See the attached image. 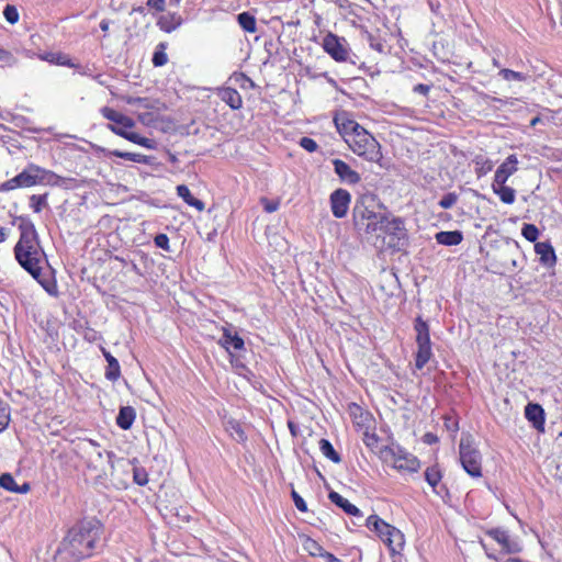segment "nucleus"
Segmentation results:
<instances>
[{
  "label": "nucleus",
  "instance_id": "obj_16",
  "mask_svg": "<svg viewBox=\"0 0 562 562\" xmlns=\"http://www.w3.org/2000/svg\"><path fill=\"white\" fill-rule=\"evenodd\" d=\"M337 131L342 136L346 143H348L349 136H353L355 133L360 131L362 127L358 122L348 119L345 115L336 116L334 119Z\"/></svg>",
  "mask_w": 562,
  "mask_h": 562
},
{
  "label": "nucleus",
  "instance_id": "obj_7",
  "mask_svg": "<svg viewBox=\"0 0 562 562\" xmlns=\"http://www.w3.org/2000/svg\"><path fill=\"white\" fill-rule=\"evenodd\" d=\"M460 462L463 470L472 477L482 476V456L470 437H462L459 443Z\"/></svg>",
  "mask_w": 562,
  "mask_h": 562
},
{
  "label": "nucleus",
  "instance_id": "obj_12",
  "mask_svg": "<svg viewBox=\"0 0 562 562\" xmlns=\"http://www.w3.org/2000/svg\"><path fill=\"white\" fill-rule=\"evenodd\" d=\"M351 201L350 193L345 189H337L330 194V207L333 215L342 218L347 215Z\"/></svg>",
  "mask_w": 562,
  "mask_h": 562
},
{
  "label": "nucleus",
  "instance_id": "obj_55",
  "mask_svg": "<svg viewBox=\"0 0 562 562\" xmlns=\"http://www.w3.org/2000/svg\"><path fill=\"white\" fill-rule=\"evenodd\" d=\"M263 209L268 213H273L278 210L279 203L274 201H269L268 199H262Z\"/></svg>",
  "mask_w": 562,
  "mask_h": 562
},
{
  "label": "nucleus",
  "instance_id": "obj_56",
  "mask_svg": "<svg viewBox=\"0 0 562 562\" xmlns=\"http://www.w3.org/2000/svg\"><path fill=\"white\" fill-rule=\"evenodd\" d=\"M137 145L139 146H143L147 149H155L156 148V142L151 138H147V137H144V136H140L139 137V140L137 143Z\"/></svg>",
  "mask_w": 562,
  "mask_h": 562
},
{
  "label": "nucleus",
  "instance_id": "obj_2",
  "mask_svg": "<svg viewBox=\"0 0 562 562\" xmlns=\"http://www.w3.org/2000/svg\"><path fill=\"white\" fill-rule=\"evenodd\" d=\"M14 223L18 224L20 231L19 241L13 249L14 257L25 271L33 278H37L45 261V252L40 244L35 225L30 217L24 215L16 216Z\"/></svg>",
  "mask_w": 562,
  "mask_h": 562
},
{
  "label": "nucleus",
  "instance_id": "obj_38",
  "mask_svg": "<svg viewBox=\"0 0 562 562\" xmlns=\"http://www.w3.org/2000/svg\"><path fill=\"white\" fill-rule=\"evenodd\" d=\"M304 550L312 557H322L325 549L314 539L307 537L303 542Z\"/></svg>",
  "mask_w": 562,
  "mask_h": 562
},
{
  "label": "nucleus",
  "instance_id": "obj_36",
  "mask_svg": "<svg viewBox=\"0 0 562 562\" xmlns=\"http://www.w3.org/2000/svg\"><path fill=\"white\" fill-rule=\"evenodd\" d=\"M319 450L326 458H328L333 462L339 463L341 461L339 453L334 449V447L329 440L324 439V438L321 439L319 440Z\"/></svg>",
  "mask_w": 562,
  "mask_h": 562
},
{
  "label": "nucleus",
  "instance_id": "obj_35",
  "mask_svg": "<svg viewBox=\"0 0 562 562\" xmlns=\"http://www.w3.org/2000/svg\"><path fill=\"white\" fill-rule=\"evenodd\" d=\"M237 21L240 27L248 33H255L257 31L256 19L249 12H241L237 15Z\"/></svg>",
  "mask_w": 562,
  "mask_h": 562
},
{
  "label": "nucleus",
  "instance_id": "obj_21",
  "mask_svg": "<svg viewBox=\"0 0 562 562\" xmlns=\"http://www.w3.org/2000/svg\"><path fill=\"white\" fill-rule=\"evenodd\" d=\"M441 477V472L437 465L429 467L425 471L426 482L432 487L434 493L439 496H442L443 493H448L447 488L443 485H440Z\"/></svg>",
  "mask_w": 562,
  "mask_h": 562
},
{
  "label": "nucleus",
  "instance_id": "obj_23",
  "mask_svg": "<svg viewBox=\"0 0 562 562\" xmlns=\"http://www.w3.org/2000/svg\"><path fill=\"white\" fill-rule=\"evenodd\" d=\"M535 251L540 257V262L543 266L552 267L557 261V256L553 247L548 241L537 243L535 245Z\"/></svg>",
  "mask_w": 562,
  "mask_h": 562
},
{
  "label": "nucleus",
  "instance_id": "obj_30",
  "mask_svg": "<svg viewBox=\"0 0 562 562\" xmlns=\"http://www.w3.org/2000/svg\"><path fill=\"white\" fill-rule=\"evenodd\" d=\"M432 357L431 344L417 345V351L415 353V367L422 370Z\"/></svg>",
  "mask_w": 562,
  "mask_h": 562
},
{
  "label": "nucleus",
  "instance_id": "obj_22",
  "mask_svg": "<svg viewBox=\"0 0 562 562\" xmlns=\"http://www.w3.org/2000/svg\"><path fill=\"white\" fill-rule=\"evenodd\" d=\"M328 498L333 504L341 508L347 515L362 517L361 510L351 504L347 498L342 497L339 493L331 491L328 494Z\"/></svg>",
  "mask_w": 562,
  "mask_h": 562
},
{
  "label": "nucleus",
  "instance_id": "obj_20",
  "mask_svg": "<svg viewBox=\"0 0 562 562\" xmlns=\"http://www.w3.org/2000/svg\"><path fill=\"white\" fill-rule=\"evenodd\" d=\"M525 416L536 429L543 430L544 411L539 404H527L525 407Z\"/></svg>",
  "mask_w": 562,
  "mask_h": 562
},
{
  "label": "nucleus",
  "instance_id": "obj_32",
  "mask_svg": "<svg viewBox=\"0 0 562 562\" xmlns=\"http://www.w3.org/2000/svg\"><path fill=\"white\" fill-rule=\"evenodd\" d=\"M492 190L505 204H513L516 200V191L506 184L492 183Z\"/></svg>",
  "mask_w": 562,
  "mask_h": 562
},
{
  "label": "nucleus",
  "instance_id": "obj_43",
  "mask_svg": "<svg viewBox=\"0 0 562 562\" xmlns=\"http://www.w3.org/2000/svg\"><path fill=\"white\" fill-rule=\"evenodd\" d=\"M0 487L9 491V492H16L18 484L14 480V477L10 473H3L0 475Z\"/></svg>",
  "mask_w": 562,
  "mask_h": 562
},
{
  "label": "nucleus",
  "instance_id": "obj_53",
  "mask_svg": "<svg viewBox=\"0 0 562 562\" xmlns=\"http://www.w3.org/2000/svg\"><path fill=\"white\" fill-rule=\"evenodd\" d=\"M291 496L293 498V502H294V505L295 507L300 510V512H306L307 510V506H306V503L305 501L294 491L292 490V493H291Z\"/></svg>",
  "mask_w": 562,
  "mask_h": 562
},
{
  "label": "nucleus",
  "instance_id": "obj_60",
  "mask_svg": "<svg viewBox=\"0 0 562 562\" xmlns=\"http://www.w3.org/2000/svg\"><path fill=\"white\" fill-rule=\"evenodd\" d=\"M445 425H446L447 429L452 431V432H457L458 429H459L458 422L456 419L450 418V417L446 418Z\"/></svg>",
  "mask_w": 562,
  "mask_h": 562
},
{
  "label": "nucleus",
  "instance_id": "obj_15",
  "mask_svg": "<svg viewBox=\"0 0 562 562\" xmlns=\"http://www.w3.org/2000/svg\"><path fill=\"white\" fill-rule=\"evenodd\" d=\"M334 170L342 182L348 184H357L361 178L357 171L350 168V166L341 159L333 160Z\"/></svg>",
  "mask_w": 562,
  "mask_h": 562
},
{
  "label": "nucleus",
  "instance_id": "obj_62",
  "mask_svg": "<svg viewBox=\"0 0 562 562\" xmlns=\"http://www.w3.org/2000/svg\"><path fill=\"white\" fill-rule=\"evenodd\" d=\"M378 441V437L376 435L372 434V435H369L368 432H366V439H364V442L368 447H371L373 446L374 443H376Z\"/></svg>",
  "mask_w": 562,
  "mask_h": 562
},
{
  "label": "nucleus",
  "instance_id": "obj_31",
  "mask_svg": "<svg viewBox=\"0 0 562 562\" xmlns=\"http://www.w3.org/2000/svg\"><path fill=\"white\" fill-rule=\"evenodd\" d=\"M109 156L127 159V160H131V161H134L137 164H143V165H150L151 159H153L150 156H146L143 154H137V153L121 151L119 149L109 151Z\"/></svg>",
  "mask_w": 562,
  "mask_h": 562
},
{
  "label": "nucleus",
  "instance_id": "obj_1",
  "mask_svg": "<svg viewBox=\"0 0 562 562\" xmlns=\"http://www.w3.org/2000/svg\"><path fill=\"white\" fill-rule=\"evenodd\" d=\"M102 525L95 519H83L72 526L61 540L57 554L66 562L90 558L100 540Z\"/></svg>",
  "mask_w": 562,
  "mask_h": 562
},
{
  "label": "nucleus",
  "instance_id": "obj_13",
  "mask_svg": "<svg viewBox=\"0 0 562 562\" xmlns=\"http://www.w3.org/2000/svg\"><path fill=\"white\" fill-rule=\"evenodd\" d=\"M518 159L516 155H509L495 171L493 183L506 184L510 176L518 170Z\"/></svg>",
  "mask_w": 562,
  "mask_h": 562
},
{
  "label": "nucleus",
  "instance_id": "obj_63",
  "mask_svg": "<svg viewBox=\"0 0 562 562\" xmlns=\"http://www.w3.org/2000/svg\"><path fill=\"white\" fill-rule=\"evenodd\" d=\"M321 558L325 559L326 562H342L339 559H337L333 553L327 552L326 550Z\"/></svg>",
  "mask_w": 562,
  "mask_h": 562
},
{
  "label": "nucleus",
  "instance_id": "obj_27",
  "mask_svg": "<svg viewBox=\"0 0 562 562\" xmlns=\"http://www.w3.org/2000/svg\"><path fill=\"white\" fill-rule=\"evenodd\" d=\"M414 330L416 333V345L431 344L429 325L422 317L415 319Z\"/></svg>",
  "mask_w": 562,
  "mask_h": 562
},
{
  "label": "nucleus",
  "instance_id": "obj_29",
  "mask_svg": "<svg viewBox=\"0 0 562 562\" xmlns=\"http://www.w3.org/2000/svg\"><path fill=\"white\" fill-rule=\"evenodd\" d=\"M177 194L190 206L196 209L198 211L202 212L205 207V204L203 201L194 198L189 188L186 184H179L176 188Z\"/></svg>",
  "mask_w": 562,
  "mask_h": 562
},
{
  "label": "nucleus",
  "instance_id": "obj_41",
  "mask_svg": "<svg viewBox=\"0 0 562 562\" xmlns=\"http://www.w3.org/2000/svg\"><path fill=\"white\" fill-rule=\"evenodd\" d=\"M88 445L91 446L94 450V454L98 459H102L103 458V454L105 453L106 458H108V462L110 464V467L113 469L114 468V462H113V459L115 458V453L113 451H101L99 449V443L95 442L94 440L90 439L88 440Z\"/></svg>",
  "mask_w": 562,
  "mask_h": 562
},
{
  "label": "nucleus",
  "instance_id": "obj_59",
  "mask_svg": "<svg viewBox=\"0 0 562 562\" xmlns=\"http://www.w3.org/2000/svg\"><path fill=\"white\" fill-rule=\"evenodd\" d=\"M413 91L423 95H427L430 91V86L418 83L413 88Z\"/></svg>",
  "mask_w": 562,
  "mask_h": 562
},
{
  "label": "nucleus",
  "instance_id": "obj_39",
  "mask_svg": "<svg viewBox=\"0 0 562 562\" xmlns=\"http://www.w3.org/2000/svg\"><path fill=\"white\" fill-rule=\"evenodd\" d=\"M108 128L114 133L115 135L123 137L124 139H127L128 142H132L134 144H137L139 140L140 135L134 132H128L122 127H119L116 125H108Z\"/></svg>",
  "mask_w": 562,
  "mask_h": 562
},
{
  "label": "nucleus",
  "instance_id": "obj_10",
  "mask_svg": "<svg viewBox=\"0 0 562 562\" xmlns=\"http://www.w3.org/2000/svg\"><path fill=\"white\" fill-rule=\"evenodd\" d=\"M34 164H30L22 172L4 181L0 186V191L7 192L18 188H30L36 186V172Z\"/></svg>",
  "mask_w": 562,
  "mask_h": 562
},
{
  "label": "nucleus",
  "instance_id": "obj_14",
  "mask_svg": "<svg viewBox=\"0 0 562 562\" xmlns=\"http://www.w3.org/2000/svg\"><path fill=\"white\" fill-rule=\"evenodd\" d=\"M100 113L102 114V116L106 120H109L110 123L109 125H116L119 127H122L124 130H128V128H133L135 126V122L133 119H131L130 116H126L122 113H119L117 111H115L114 109L112 108H109V106H103L100 109Z\"/></svg>",
  "mask_w": 562,
  "mask_h": 562
},
{
  "label": "nucleus",
  "instance_id": "obj_6",
  "mask_svg": "<svg viewBox=\"0 0 562 562\" xmlns=\"http://www.w3.org/2000/svg\"><path fill=\"white\" fill-rule=\"evenodd\" d=\"M381 454L385 462L392 463L398 471L417 472L420 468L419 460L398 445L385 447Z\"/></svg>",
  "mask_w": 562,
  "mask_h": 562
},
{
  "label": "nucleus",
  "instance_id": "obj_57",
  "mask_svg": "<svg viewBox=\"0 0 562 562\" xmlns=\"http://www.w3.org/2000/svg\"><path fill=\"white\" fill-rule=\"evenodd\" d=\"M137 145L139 146H143L147 149H155L156 148V142L151 138H147V137H144V136H140L139 137V140L137 143Z\"/></svg>",
  "mask_w": 562,
  "mask_h": 562
},
{
  "label": "nucleus",
  "instance_id": "obj_17",
  "mask_svg": "<svg viewBox=\"0 0 562 562\" xmlns=\"http://www.w3.org/2000/svg\"><path fill=\"white\" fill-rule=\"evenodd\" d=\"M218 344L232 355V349L243 350L245 348L244 339L237 334L233 333L229 328H223L222 338Z\"/></svg>",
  "mask_w": 562,
  "mask_h": 562
},
{
  "label": "nucleus",
  "instance_id": "obj_34",
  "mask_svg": "<svg viewBox=\"0 0 562 562\" xmlns=\"http://www.w3.org/2000/svg\"><path fill=\"white\" fill-rule=\"evenodd\" d=\"M42 286L43 289L50 295V296H58V286L56 283V280L52 276H42V270H40L38 277L34 278Z\"/></svg>",
  "mask_w": 562,
  "mask_h": 562
},
{
  "label": "nucleus",
  "instance_id": "obj_26",
  "mask_svg": "<svg viewBox=\"0 0 562 562\" xmlns=\"http://www.w3.org/2000/svg\"><path fill=\"white\" fill-rule=\"evenodd\" d=\"M182 23V19L177 13H166L162 14L157 22V25L160 27L161 31L170 33L175 31L177 27H179Z\"/></svg>",
  "mask_w": 562,
  "mask_h": 562
},
{
  "label": "nucleus",
  "instance_id": "obj_19",
  "mask_svg": "<svg viewBox=\"0 0 562 562\" xmlns=\"http://www.w3.org/2000/svg\"><path fill=\"white\" fill-rule=\"evenodd\" d=\"M36 172V186H52V187H58L63 183L64 179L55 173L52 170H47L45 168H42L37 165H35V169H33Z\"/></svg>",
  "mask_w": 562,
  "mask_h": 562
},
{
  "label": "nucleus",
  "instance_id": "obj_33",
  "mask_svg": "<svg viewBox=\"0 0 562 562\" xmlns=\"http://www.w3.org/2000/svg\"><path fill=\"white\" fill-rule=\"evenodd\" d=\"M225 429L235 441L245 442L247 440V436L239 422L228 419L225 423Z\"/></svg>",
  "mask_w": 562,
  "mask_h": 562
},
{
  "label": "nucleus",
  "instance_id": "obj_5",
  "mask_svg": "<svg viewBox=\"0 0 562 562\" xmlns=\"http://www.w3.org/2000/svg\"><path fill=\"white\" fill-rule=\"evenodd\" d=\"M366 526L378 533L380 539L393 553L403 550L405 538L403 532L394 526L385 522L378 515H371L366 519Z\"/></svg>",
  "mask_w": 562,
  "mask_h": 562
},
{
  "label": "nucleus",
  "instance_id": "obj_48",
  "mask_svg": "<svg viewBox=\"0 0 562 562\" xmlns=\"http://www.w3.org/2000/svg\"><path fill=\"white\" fill-rule=\"evenodd\" d=\"M10 423V411L7 404L0 402V432L3 431Z\"/></svg>",
  "mask_w": 562,
  "mask_h": 562
},
{
  "label": "nucleus",
  "instance_id": "obj_49",
  "mask_svg": "<svg viewBox=\"0 0 562 562\" xmlns=\"http://www.w3.org/2000/svg\"><path fill=\"white\" fill-rule=\"evenodd\" d=\"M3 15L5 20L11 24L16 23L19 20V12L14 5L8 4L3 10Z\"/></svg>",
  "mask_w": 562,
  "mask_h": 562
},
{
  "label": "nucleus",
  "instance_id": "obj_37",
  "mask_svg": "<svg viewBox=\"0 0 562 562\" xmlns=\"http://www.w3.org/2000/svg\"><path fill=\"white\" fill-rule=\"evenodd\" d=\"M43 59L59 66L75 67V64L71 61V59L61 53H48L43 57Z\"/></svg>",
  "mask_w": 562,
  "mask_h": 562
},
{
  "label": "nucleus",
  "instance_id": "obj_54",
  "mask_svg": "<svg viewBox=\"0 0 562 562\" xmlns=\"http://www.w3.org/2000/svg\"><path fill=\"white\" fill-rule=\"evenodd\" d=\"M168 61L167 55L164 52H155L153 56V64L156 67L164 66Z\"/></svg>",
  "mask_w": 562,
  "mask_h": 562
},
{
  "label": "nucleus",
  "instance_id": "obj_61",
  "mask_svg": "<svg viewBox=\"0 0 562 562\" xmlns=\"http://www.w3.org/2000/svg\"><path fill=\"white\" fill-rule=\"evenodd\" d=\"M12 54L3 48H0V61L1 63H11Z\"/></svg>",
  "mask_w": 562,
  "mask_h": 562
},
{
  "label": "nucleus",
  "instance_id": "obj_64",
  "mask_svg": "<svg viewBox=\"0 0 562 562\" xmlns=\"http://www.w3.org/2000/svg\"><path fill=\"white\" fill-rule=\"evenodd\" d=\"M492 168H493L492 162L487 160V161H485V164L482 166V168L477 170V175H479V176L484 175V173H486V172L491 171V170H492Z\"/></svg>",
  "mask_w": 562,
  "mask_h": 562
},
{
  "label": "nucleus",
  "instance_id": "obj_50",
  "mask_svg": "<svg viewBox=\"0 0 562 562\" xmlns=\"http://www.w3.org/2000/svg\"><path fill=\"white\" fill-rule=\"evenodd\" d=\"M300 145L308 153H314L318 148L317 143L311 137H302L300 139Z\"/></svg>",
  "mask_w": 562,
  "mask_h": 562
},
{
  "label": "nucleus",
  "instance_id": "obj_45",
  "mask_svg": "<svg viewBox=\"0 0 562 562\" xmlns=\"http://www.w3.org/2000/svg\"><path fill=\"white\" fill-rule=\"evenodd\" d=\"M458 200L459 194H457L456 192H449L440 199L438 205L443 210H448L451 209L458 202Z\"/></svg>",
  "mask_w": 562,
  "mask_h": 562
},
{
  "label": "nucleus",
  "instance_id": "obj_25",
  "mask_svg": "<svg viewBox=\"0 0 562 562\" xmlns=\"http://www.w3.org/2000/svg\"><path fill=\"white\" fill-rule=\"evenodd\" d=\"M135 418L136 412L132 406H122L116 416V425L121 429L127 430L132 427Z\"/></svg>",
  "mask_w": 562,
  "mask_h": 562
},
{
  "label": "nucleus",
  "instance_id": "obj_58",
  "mask_svg": "<svg viewBox=\"0 0 562 562\" xmlns=\"http://www.w3.org/2000/svg\"><path fill=\"white\" fill-rule=\"evenodd\" d=\"M147 5L156 11L162 12L165 10V0H148Z\"/></svg>",
  "mask_w": 562,
  "mask_h": 562
},
{
  "label": "nucleus",
  "instance_id": "obj_47",
  "mask_svg": "<svg viewBox=\"0 0 562 562\" xmlns=\"http://www.w3.org/2000/svg\"><path fill=\"white\" fill-rule=\"evenodd\" d=\"M133 479L134 482L139 486H144L148 483V474L144 468H134Z\"/></svg>",
  "mask_w": 562,
  "mask_h": 562
},
{
  "label": "nucleus",
  "instance_id": "obj_42",
  "mask_svg": "<svg viewBox=\"0 0 562 562\" xmlns=\"http://www.w3.org/2000/svg\"><path fill=\"white\" fill-rule=\"evenodd\" d=\"M31 207L35 213H40L47 205V194H33L30 198Z\"/></svg>",
  "mask_w": 562,
  "mask_h": 562
},
{
  "label": "nucleus",
  "instance_id": "obj_40",
  "mask_svg": "<svg viewBox=\"0 0 562 562\" xmlns=\"http://www.w3.org/2000/svg\"><path fill=\"white\" fill-rule=\"evenodd\" d=\"M499 76H502L503 79H505L507 81H512V80L526 81L528 78V76L524 72L515 71L512 69H507V68L501 69Z\"/></svg>",
  "mask_w": 562,
  "mask_h": 562
},
{
  "label": "nucleus",
  "instance_id": "obj_28",
  "mask_svg": "<svg viewBox=\"0 0 562 562\" xmlns=\"http://www.w3.org/2000/svg\"><path fill=\"white\" fill-rule=\"evenodd\" d=\"M463 240L460 231H443L436 234V241L445 246H457Z\"/></svg>",
  "mask_w": 562,
  "mask_h": 562
},
{
  "label": "nucleus",
  "instance_id": "obj_4",
  "mask_svg": "<svg viewBox=\"0 0 562 562\" xmlns=\"http://www.w3.org/2000/svg\"><path fill=\"white\" fill-rule=\"evenodd\" d=\"M347 144L356 155L370 162L379 164L383 157L381 145L364 127L349 136Z\"/></svg>",
  "mask_w": 562,
  "mask_h": 562
},
{
  "label": "nucleus",
  "instance_id": "obj_18",
  "mask_svg": "<svg viewBox=\"0 0 562 562\" xmlns=\"http://www.w3.org/2000/svg\"><path fill=\"white\" fill-rule=\"evenodd\" d=\"M217 97L232 110H239L243 106V99L239 92L231 87L217 88Z\"/></svg>",
  "mask_w": 562,
  "mask_h": 562
},
{
  "label": "nucleus",
  "instance_id": "obj_9",
  "mask_svg": "<svg viewBox=\"0 0 562 562\" xmlns=\"http://www.w3.org/2000/svg\"><path fill=\"white\" fill-rule=\"evenodd\" d=\"M323 48L336 61H347L349 58L347 41L333 33H328L324 36Z\"/></svg>",
  "mask_w": 562,
  "mask_h": 562
},
{
  "label": "nucleus",
  "instance_id": "obj_52",
  "mask_svg": "<svg viewBox=\"0 0 562 562\" xmlns=\"http://www.w3.org/2000/svg\"><path fill=\"white\" fill-rule=\"evenodd\" d=\"M480 544H481V546H482V548L484 549L486 557H487L488 559H491V560H495V561H497V562H522V561H521L520 559H518V558H509V559H507V560H505V561H499V559L496 557V554L488 550V548H487L486 543H485L483 540H481V541H480Z\"/></svg>",
  "mask_w": 562,
  "mask_h": 562
},
{
  "label": "nucleus",
  "instance_id": "obj_44",
  "mask_svg": "<svg viewBox=\"0 0 562 562\" xmlns=\"http://www.w3.org/2000/svg\"><path fill=\"white\" fill-rule=\"evenodd\" d=\"M521 235L528 240V241H536L539 237V229L533 224H524L521 228Z\"/></svg>",
  "mask_w": 562,
  "mask_h": 562
},
{
  "label": "nucleus",
  "instance_id": "obj_46",
  "mask_svg": "<svg viewBox=\"0 0 562 562\" xmlns=\"http://www.w3.org/2000/svg\"><path fill=\"white\" fill-rule=\"evenodd\" d=\"M124 100L130 105H139L144 109H154V105L151 104L150 100L147 98L126 97V98H124Z\"/></svg>",
  "mask_w": 562,
  "mask_h": 562
},
{
  "label": "nucleus",
  "instance_id": "obj_51",
  "mask_svg": "<svg viewBox=\"0 0 562 562\" xmlns=\"http://www.w3.org/2000/svg\"><path fill=\"white\" fill-rule=\"evenodd\" d=\"M154 243H155L156 247H158V248H161L166 251L170 250L169 237L166 234L161 233V234L156 235Z\"/></svg>",
  "mask_w": 562,
  "mask_h": 562
},
{
  "label": "nucleus",
  "instance_id": "obj_8",
  "mask_svg": "<svg viewBox=\"0 0 562 562\" xmlns=\"http://www.w3.org/2000/svg\"><path fill=\"white\" fill-rule=\"evenodd\" d=\"M382 235L389 238V247L401 249L407 239L406 228L403 220L400 217H394L390 213L387 220L383 224L381 236Z\"/></svg>",
  "mask_w": 562,
  "mask_h": 562
},
{
  "label": "nucleus",
  "instance_id": "obj_3",
  "mask_svg": "<svg viewBox=\"0 0 562 562\" xmlns=\"http://www.w3.org/2000/svg\"><path fill=\"white\" fill-rule=\"evenodd\" d=\"M389 215L386 206L371 193L361 195L352 209L353 226L359 234L366 236L380 237Z\"/></svg>",
  "mask_w": 562,
  "mask_h": 562
},
{
  "label": "nucleus",
  "instance_id": "obj_24",
  "mask_svg": "<svg viewBox=\"0 0 562 562\" xmlns=\"http://www.w3.org/2000/svg\"><path fill=\"white\" fill-rule=\"evenodd\" d=\"M102 353L108 362V367L105 369V378L109 381H116L121 376V367L115 357H113L106 349L102 348Z\"/></svg>",
  "mask_w": 562,
  "mask_h": 562
},
{
  "label": "nucleus",
  "instance_id": "obj_11",
  "mask_svg": "<svg viewBox=\"0 0 562 562\" xmlns=\"http://www.w3.org/2000/svg\"><path fill=\"white\" fill-rule=\"evenodd\" d=\"M485 533L496 541L504 553L514 554L521 551V544L517 539L510 537L509 532L503 528H491Z\"/></svg>",
  "mask_w": 562,
  "mask_h": 562
}]
</instances>
